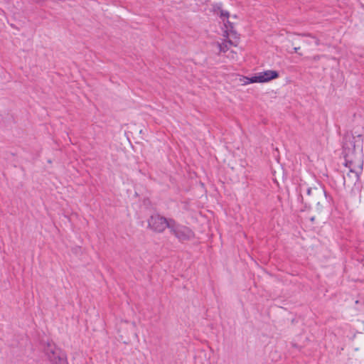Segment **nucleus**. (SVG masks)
<instances>
[{
	"label": "nucleus",
	"instance_id": "obj_1",
	"mask_svg": "<svg viewBox=\"0 0 364 364\" xmlns=\"http://www.w3.org/2000/svg\"><path fill=\"white\" fill-rule=\"evenodd\" d=\"M312 205L318 214L331 213L335 206L332 196L326 191L324 185L318 182L306 188L304 208H301L300 211L310 210Z\"/></svg>",
	"mask_w": 364,
	"mask_h": 364
},
{
	"label": "nucleus",
	"instance_id": "obj_2",
	"mask_svg": "<svg viewBox=\"0 0 364 364\" xmlns=\"http://www.w3.org/2000/svg\"><path fill=\"white\" fill-rule=\"evenodd\" d=\"M363 139L364 136L363 134H352V136H350L348 132H346L343 136L342 152H346L353 156L355 155L357 149L363 151Z\"/></svg>",
	"mask_w": 364,
	"mask_h": 364
},
{
	"label": "nucleus",
	"instance_id": "obj_3",
	"mask_svg": "<svg viewBox=\"0 0 364 364\" xmlns=\"http://www.w3.org/2000/svg\"><path fill=\"white\" fill-rule=\"evenodd\" d=\"M168 230L181 242L190 241L196 237L195 232L189 227L177 223L174 219L169 224Z\"/></svg>",
	"mask_w": 364,
	"mask_h": 364
},
{
	"label": "nucleus",
	"instance_id": "obj_4",
	"mask_svg": "<svg viewBox=\"0 0 364 364\" xmlns=\"http://www.w3.org/2000/svg\"><path fill=\"white\" fill-rule=\"evenodd\" d=\"M173 218H166L158 213L151 215L148 219V228L156 232H163L166 228L168 229L169 224L172 223Z\"/></svg>",
	"mask_w": 364,
	"mask_h": 364
},
{
	"label": "nucleus",
	"instance_id": "obj_5",
	"mask_svg": "<svg viewBox=\"0 0 364 364\" xmlns=\"http://www.w3.org/2000/svg\"><path fill=\"white\" fill-rule=\"evenodd\" d=\"M279 72L275 70H267L257 73L247 77L248 83H266L279 77Z\"/></svg>",
	"mask_w": 364,
	"mask_h": 364
},
{
	"label": "nucleus",
	"instance_id": "obj_6",
	"mask_svg": "<svg viewBox=\"0 0 364 364\" xmlns=\"http://www.w3.org/2000/svg\"><path fill=\"white\" fill-rule=\"evenodd\" d=\"M45 351L51 364H68L65 353L55 345L48 344Z\"/></svg>",
	"mask_w": 364,
	"mask_h": 364
},
{
	"label": "nucleus",
	"instance_id": "obj_7",
	"mask_svg": "<svg viewBox=\"0 0 364 364\" xmlns=\"http://www.w3.org/2000/svg\"><path fill=\"white\" fill-rule=\"evenodd\" d=\"M224 26V31L223 36L225 38H228L230 36H232V38L234 40H239L240 39V34L237 32V31L235 28V23L233 22H231L229 21V19L223 22Z\"/></svg>",
	"mask_w": 364,
	"mask_h": 364
},
{
	"label": "nucleus",
	"instance_id": "obj_8",
	"mask_svg": "<svg viewBox=\"0 0 364 364\" xmlns=\"http://www.w3.org/2000/svg\"><path fill=\"white\" fill-rule=\"evenodd\" d=\"M342 154L345 159V162H344L343 165L346 167H348L350 168V171L352 173H355L356 174V176L358 177L359 175L361 174L362 171H363V161H361V164L358 166L359 171H355L350 168V166L352 165V164L353 162V156H350L349 154H346V152L345 153L342 152Z\"/></svg>",
	"mask_w": 364,
	"mask_h": 364
},
{
	"label": "nucleus",
	"instance_id": "obj_9",
	"mask_svg": "<svg viewBox=\"0 0 364 364\" xmlns=\"http://www.w3.org/2000/svg\"><path fill=\"white\" fill-rule=\"evenodd\" d=\"M140 208L149 211L150 213L154 212L153 205L149 198H144L142 203L140 204Z\"/></svg>",
	"mask_w": 364,
	"mask_h": 364
},
{
	"label": "nucleus",
	"instance_id": "obj_10",
	"mask_svg": "<svg viewBox=\"0 0 364 364\" xmlns=\"http://www.w3.org/2000/svg\"><path fill=\"white\" fill-rule=\"evenodd\" d=\"M303 186H304L303 184L300 183L296 187V192L298 193L297 200L303 205L302 208H304V203L306 202V200H304V196H302V193H301Z\"/></svg>",
	"mask_w": 364,
	"mask_h": 364
},
{
	"label": "nucleus",
	"instance_id": "obj_11",
	"mask_svg": "<svg viewBox=\"0 0 364 364\" xmlns=\"http://www.w3.org/2000/svg\"><path fill=\"white\" fill-rule=\"evenodd\" d=\"M218 14L223 22L228 20L230 16V12L223 9H220V11L218 13Z\"/></svg>",
	"mask_w": 364,
	"mask_h": 364
},
{
	"label": "nucleus",
	"instance_id": "obj_12",
	"mask_svg": "<svg viewBox=\"0 0 364 364\" xmlns=\"http://www.w3.org/2000/svg\"><path fill=\"white\" fill-rule=\"evenodd\" d=\"M217 44H218L220 53H225L229 50L228 45L225 43H220L218 42Z\"/></svg>",
	"mask_w": 364,
	"mask_h": 364
},
{
	"label": "nucleus",
	"instance_id": "obj_13",
	"mask_svg": "<svg viewBox=\"0 0 364 364\" xmlns=\"http://www.w3.org/2000/svg\"><path fill=\"white\" fill-rule=\"evenodd\" d=\"M303 36H309V37H311L313 38L314 40H315V44L316 46H318L320 44V40L316 38V36H313L311 33H304Z\"/></svg>",
	"mask_w": 364,
	"mask_h": 364
},
{
	"label": "nucleus",
	"instance_id": "obj_14",
	"mask_svg": "<svg viewBox=\"0 0 364 364\" xmlns=\"http://www.w3.org/2000/svg\"><path fill=\"white\" fill-rule=\"evenodd\" d=\"M213 11L214 12H220V9H222V4H215L213 6Z\"/></svg>",
	"mask_w": 364,
	"mask_h": 364
},
{
	"label": "nucleus",
	"instance_id": "obj_15",
	"mask_svg": "<svg viewBox=\"0 0 364 364\" xmlns=\"http://www.w3.org/2000/svg\"><path fill=\"white\" fill-rule=\"evenodd\" d=\"M226 38V41H225V43H228L229 45L230 46H237V41H232L231 39L228 38ZM237 41V39L235 40Z\"/></svg>",
	"mask_w": 364,
	"mask_h": 364
},
{
	"label": "nucleus",
	"instance_id": "obj_16",
	"mask_svg": "<svg viewBox=\"0 0 364 364\" xmlns=\"http://www.w3.org/2000/svg\"><path fill=\"white\" fill-rule=\"evenodd\" d=\"M300 49L299 47H295V48H293V51H291L290 53H298V50Z\"/></svg>",
	"mask_w": 364,
	"mask_h": 364
},
{
	"label": "nucleus",
	"instance_id": "obj_17",
	"mask_svg": "<svg viewBox=\"0 0 364 364\" xmlns=\"http://www.w3.org/2000/svg\"><path fill=\"white\" fill-rule=\"evenodd\" d=\"M336 127L337 128V132H338V135H341V127L338 124H336Z\"/></svg>",
	"mask_w": 364,
	"mask_h": 364
},
{
	"label": "nucleus",
	"instance_id": "obj_18",
	"mask_svg": "<svg viewBox=\"0 0 364 364\" xmlns=\"http://www.w3.org/2000/svg\"><path fill=\"white\" fill-rule=\"evenodd\" d=\"M358 261L360 262V263H362L363 265H364V255L363 256L362 258L360 259H358Z\"/></svg>",
	"mask_w": 364,
	"mask_h": 364
},
{
	"label": "nucleus",
	"instance_id": "obj_19",
	"mask_svg": "<svg viewBox=\"0 0 364 364\" xmlns=\"http://www.w3.org/2000/svg\"><path fill=\"white\" fill-rule=\"evenodd\" d=\"M309 220H310V221L311 222V223H313V224H314V222H315V220H316L315 216H312V217H311V218H309Z\"/></svg>",
	"mask_w": 364,
	"mask_h": 364
},
{
	"label": "nucleus",
	"instance_id": "obj_20",
	"mask_svg": "<svg viewBox=\"0 0 364 364\" xmlns=\"http://www.w3.org/2000/svg\"><path fill=\"white\" fill-rule=\"evenodd\" d=\"M291 346H292L293 348H299V345L296 344V343H292Z\"/></svg>",
	"mask_w": 364,
	"mask_h": 364
},
{
	"label": "nucleus",
	"instance_id": "obj_21",
	"mask_svg": "<svg viewBox=\"0 0 364 364\" xmlns=\"http://www.w3.org/2000/svg\"><path fill=\"white\" fill-rule=\"evenodd\" d=\"M232 18H237V16L236 14L232 15Z\"/></svg>",
	"mask_w": 364,
	"mask_h": 364
},
{
	"label": "nucleus",
	"instance_id": "obj_22",
	"mask_svg": "<svg viewBox=\"0 0 364 364\" xmlns=\"http://www.w3.org/2000/svg\"><path fill=\"white\" fill-rule=\"evenodd\" d=\"M141 226H144V221H141Z\"/></svg>",
	"mask_w": 364,
	"mask_h": 364
},
{
	"label": "nucleus",
	"instance_id": "obj_23",
	"mask_svg": "<svg viewBox=\"0 0 364 364\" xmlns=\"http://www.w3.org/2000/svg\"><path fill=\"white\" fill-rule=\"evenodd\" d=\"M37 2H41L43 0H36Z\"/></svg>",
	"mask_w": 364,
	"mask_h": 364
}]
</instances>
